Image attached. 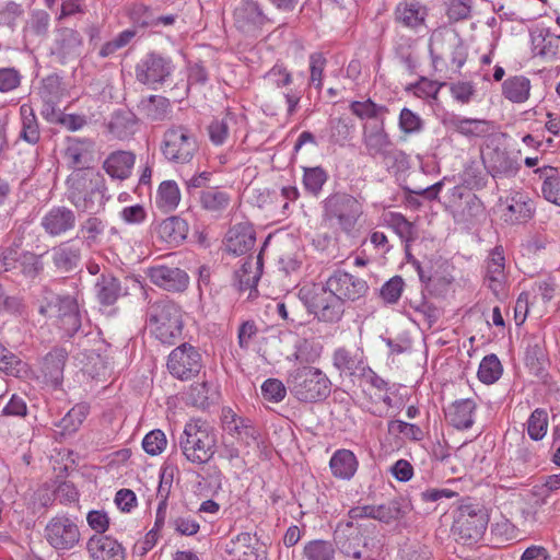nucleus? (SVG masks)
Masks as SVG:
<instances>
[{"label": "nucleus", "instance_id": "nucleus-5", "mask_svg": "<svg viewBox=\"0 0 560 560\" xmlns=\"http://www.w3.org/2000/svg\"><path fill=\"white\" fill-rule=\"evenodd\" d=\"M66 185L68 200L82 210L91 209L94 198H103L106 190L103 175L93 167L72 171Z\"/></svg>", "mask_w": 560, "mask_h": 560}, {"label": "nucleus", "instance_id": "nucleus-27", "mask_svg": "<svg viewBox=\"0 0 560 560\" xmlns=\"http://www.w3.org/2000/svg\"><path fill=\"white\" fill-rule=\"evenodd\" d=\"M156 237L171 245L182 243L188 233V225L185 220L178 217H171L161 221L155 228Z\"/></svg>", "mask_w": 560, "mask_h": 560}, {"label": "nucleus", "instance_id": "nucleus-55", "mask_svg": "<svg viewBox=\"0 0 560 560\" xmlns=\"http://www.w3.org/2000/svg\"><path fill=\"white\" fill-rule=\"evenodd\" d=\"M398 126L404 135H413L422 130L423 121L419 115L405 107L400 110Z\"/></svg>", "mask_w": 560, "mask_h": 560}, {"label": "nucleus", "instance_id": "nucleus-23", "mask_svg": "<svg viewBox=\"0 0 560 560\" xmlns=\"http://www.w3.org/2000/svg\"><path fill=\"white\" fill-rule=\"evenodd\" d=\"M383 224L392 229L404 242L405 253L409 257L411 254V244L417 240L415 224L406 219L400 212L388 211L382 215Z\"/></svg>", "mask_w": 560, "mask_h": 560}, {"label": "nucleus", "instance_id": "nucleus-64", "mask_svg": "<svg viewBox=\"0 0 560 560\" xmlns=\"http://www.w3.org/2000/svg\"><path fill=\"white\" fill-rule=\"evenodd\" d=\"M104 231V223L96 217H90L86 219L80 230L79 234L89 242H95Z\"/></svg>", "mask_w": 560, "mask_h": 560}, {"label": "nucleus", "instance_id": "nucleus-30", "mask_svg": "<svg viewBox=\"0 0 560 560\" xmlns=\"http://www.w3.org/2000/svg\"><path fill=\"white\" fill-rule=\"evenodd\" d=\"M256 539L249 533H241L225 545L231 560H257Z\"/></svg>", "mask_w": 560, "mask_h": 560}, {"label": "nucleus", "instance_id": "nucleus-24", "mask_svg": "<svg viewBox=\"0 0 560 560\" xmlns=\"http://www.w3.org/2000/svg\"><path fill=\"white\" fill-rule=\"evenodd\" d=\"M476 404L472 399H458L445 408V420L458 430H465L472 425Z\"/></svg>", "mask_w": 560, "mask_h": 560}, {"label": "nucleus", "instance_id": "nucleus-37", "mask_svg": "<svg viewBox=\"0 0 560 560\" xmlns=\"http://www.w3.org/2000/svg\"><path fill=\"white\" fill-rule=\"evenodd\" d=\"M120 282L113 276L102 275L95 283V294L102 305H113L120 294Z\"/></svg>", "mask_w": 560, "mask_h": 560}, {"label": "nucleus", "instance_id": "nucleus-21", "mask_svg": "<svg viewBox=\"0 0 560 560\" xmlns=\"http://www.w3.org/2000/svg\"><path fill=\"white\" fill-rule=\"evenodd\" d=\"M363 143L368 153L373 158L386 159L390 154L393 143L385 131L383 120L378 125L364 128Z\"/></svg>", "mask_w": 560, "mask_h": 560}, {"label": "nucleus", "instance_id": "nucleus-33", "mask_svg": "<svg viewBox=\"0 0 560 560\" xmlns=\"http://www.w3.org/2000/svg\"><path fill=\"white\" fill-rule=\"evenodd\" d=\"M182 200L178 184L173 179L163 180L155 194V206L163 213L173 212Z\"/></svg>", "mask_w": 560, "mask_h": 560}, {"label": "nucleus", "instance_id": "nucleus-34", "mask_svg": "<svg viewBox=\"0 0 560 560\" xmlns=\"http://www.w3.org/2000/svg\"><path fill=\"white\" fill-rule=\"evenodd\" d=\"M261 268L262 259L260 255L256 258L247 257L241 268L235 271L238 289L245 291L255 288L261 276Z\"/></svg>", "mask_w": 560, "mask_h": 560}, {"label": "nucleus", "instance_id": "nucleus-60", "mask_svg": "<svg viewBox=\"0 0 560 560\" xmlns=\"http://www.w3.org/2000/svg\"><path fill=\"white\" fill-rule=\"evenodd\" d=\"M404 280L399 276L390 278L381 289V296L386 303H396L402 293Z\"/></svg>", "mask_w": 560, "mask_h": 560}, {"label": "nucleus", "instance_id": "nucleus-3", "mask_svg": "<svg viewBox=\"0 0 560 560\" xmlns=\"http://www.w3.org/2000/svg\"><path fill=\"white\" fill-rule=\"evenodd\" d=\"M184 327L183 310L173 301L163 300L150 305L148 328L150 334L163 345H175L182 337Z\"/></svg>", "mask_w": 560, "mask_h": 560}, {"label": "nucleus", "instance_id": "nucleus-44", "mask_svg": "<svg viewBox=\"0 0 560 560\" xmlns=\"http://www.w3.org/2000/svg\"><path fill=\"white\" fill-rule=\"evenodd\" d=\"M517 171V162L508 152L498 149L492 152V178L515 176Z\"/></svg>", "mask_w": 560, "mask_h": 560}, {"label": "nucleus", "instance_id": "nucleus-35", "mask_svg": "<svg viewBox=\"0 0 560 560\" xmlns=\"http://www.w3.org/2000/svg\"><path fill=\"white\" fill-rule=\"evenodd\" d=\"M396 19L404 26L418 28L424 24L428 15L425 7L418 2H401L395 10Z\"/></svg>", "mask_w": 560, "mask_h": 560}, {"label": "nucleus", "instance_id": "nucleus-18", "mask_svg": "<svg viewBox=\"0 0 560 560\" xmlns=\"http://www.w3.org/2000/svg\"><path fill=\"white\" fill-rule=\"evenodd\" d=\"M516 503L523 517L529 521H536L540 514H548L557 509L552 492H527L522 501L517 500Z\"/></svg>", "mask_w": 560, "mask_h": 560}, {"label": "nucleus", "instance_id": "nucleus-12", "mask_svg": "<svg viewBox=\"0 0 560 560\" xmlns=\"http://www.w3.org/2000/svg\"><path fill=\"white\" fill-rule=\"evenodd\" d=\"M201 366L200 353L189 343L176 347L168 354V372L180 381L195 377L200 372Z\"/></svg>", "mask_w": 560, "mask_h": 560}, {"label": "nucleus", "instance_id": "nucleus-49", "mask_svg": "<svg viewBox=\"0 0 560 560\" xmlns=\"http://www.w3.org/2000/svg\"><path fill=\"white\" fill-rule=\"evenodd\" d=\"M0 371L20 377L27 372V365L0 343Z\"/></svg>", "mask_w": 560, "mask_h": 560}, {"label": "nucleus", "instance_id": "nucleus-26", "mask_svg": "<svg viewBox=\"0 0 560 560\" xmlns=\"http://www.w3.org/2000/svg\"><path fill=\"white\" fill-rule=\"evenodd\" d=\"M54 306L57 308V316L59 317L63 329L69 335L77 332L81 326L77 301L69 295L57 296Z\"/></svg>", "mask_w": 560, "mask_h": 560}, {"label": "nucleus", "instance_id": "nucleus-46", "mask_svg": "<svg viewBox=\"0 0 560 560\" xmlns=\"http://www.w3.org/2000/svg\"><path fill=\"white\" fill-rule=\"evenodd\" d=\"M332 364L340 372L348 375L362 370V361L345 348H338L332 354Z\"/></svg>", "mask_w": 560, "mask_h": 560}, {"label": "nucleus", "instance_id": "nucleus-56", "mask_svg": "<svg viewBox=\"0 0 560 560\" xmlns=\"http://www.w3.org/2000/svg\"><path fill=\"white\" fill-rule=\"evenodd\" d=\"M327 59L322 52H313L310 56V83L317 90L323 88L324 70Z\"/></svg>", "mask_w": 560, "mask_h": 560}, {"label": "nucleus", "instance_id": "nucleus-1", "mask_svg": "<svg viewBox=\"0 0 560 560\" xmlns=\"http://www.w3.org/2000/svg\"><path fill=\"white\" fill-rule=\"evenodd\" d=\"M368 291L364 279L337 269L325 282L303 285L299 298L318 322L335 324L343 317L345 304L364 298Z\"/></svg>", "mask_w": 560, "mask_h": 560}, {"label": "nucleus", "instance_id": "nucleus-17", "mask_svg": "<svg viewBox=\"0 0 560 560\" xmlns=\"http://www.w3.org/2000/svg\"><path fill=\"white\" fill-rule=\"evenodd\" d=\"M234 25L243 33H253L267 21L257 2L243 0L234 10Z\"/></svg>", "mask_w": 560, "mask_h": 560}, {"label": "nucleus", "instance_id": "nucleus-7", "mask_svg": "<svg viewBox=\"0 0 560 560\" xmlns=\"http://www.w3.org/2000/svg\"><path fill=\"white\" fill-rule=\"evenodd\" d=\"M488 521V514L478 505L464 503L458 508L452 533L462 544L472 545L482 538Z\"/></svg>", "mask_w": 560, "mask_h": 560}, {"label": "nucleus", "instance_id": "nucleus-57", "mask_svg": "<svg viewBox=\"0 0 560 560\" xmlns=\"http://www.w3.org/2000/svg\"><path fill=\"white\" fill-rule=\"evenodd\" d=\"M214 392L207 382L198 383L190 386L188 393V400L191 405L198 408H206L209 406V400L212 398Z\"/></svg>", "mask_w": 560, "mask_h": 560}, {"label": "nucleus", "instance_id": "nucleus-63", "mask_svg": "<svg viewBox=\"0 0 560 560\" xmlns=\"http://www.w3.org/2000/svg\"><path fill=\"white\" fill-rule=\"evenodd\" d=\"M261 393L266 400L279 402L285 397V386L281 381L269 378L261 385Z\"/></svg>", "mask_w": 560, "mask_h": 560}, {"label": "nucleus", "instance_id": "nucleus-25", "mask_svg": "<svg viewBox=\"0 0 560 560\" xmlns=\"http://www.w3.org/2000/svg\"><path fill=\"white\" fill-rule=\"evenodd\" d=\"M255 232L250 225L237 224L228 232L225 247L234 255H243L255 245Z\"/></svg>", "mask_w": 560, "mask_h": 560}, {"label": "nucleus", "instance_id": "nucleus-31", "mask_svg": "<svg viewBox=\"0 0 560 560\" xmlns=\"http://www.w3.org/2000/svg\"><path fill=\"white\" fill-rule=\"evenodd\" d=\"M135 160L136 158L132 153L117 151L107 156L103 167L112 178L126 179L131 174Z\"/></svg>", "mask_w": 560, "mask_h": 560}, {"label": "nucleus", "instance_id": "nucleus-45", "mask_svg": "<svg viewBox=\"0 0 560 560\" xmlns=\"http://www.w3.org/2000/svg\"><path fill=\"white\" fill-rule=\"evenodd\" d=\"M235 117L228 113L222 118H215L208 126L210 141L214 145H223L230 136V129L234 124Z\"/></svg>", "mask_w": 560, "mask_h": 560}, {"label": "nucleus", "instance_id": "nucleus-36", "mask_svg": "<svg viewBox=\"0 0 560 560\" xmlns=\"http://www.w3.org/2000/svg\"><path fill=\"white\" fill-rule=\"evenodd\" d=\"M530 81L524 75L508 78L502 83V95L512 103H524L528 100Z\"/></svg>", "mask_w": 560, "mask_h": 560}, {"label": "nucleus", "instance_id": "nucleus-43", "mask_svg": "<svg viewBox=\"0 0 560 560\" xmlns=\"http://www.w3.org/2000/svg\"><path fill=\"white\" fill-rule=\"evenodd\" d=\"M230 201V195L218 188H210L200 194L201 207L209 212L221 213L229 207Z\"/></svg>", "mask_w": 560, "mask_h": 560}, {"label": "nucleus", "instance_id": "nucleus-15", "mask_svg": "<svg viewBox=\"0 0 560 560\" xmlns=\"http://www.w3.org/2000/svg\"><path fill=\"white\" fill-rule=\"evenodd\" d=\"M362 392L363 405L374 415L380 413L381 404H384L385 408L392 406L387 383L371 370L363 376Z\"/></svg>", "mask_w": 560, "mask_h": 560}, {"label": "nucleus", "instance_id": "nucleus-59", "mask_svg": "<svg viewBox=\"0 0 560 560\" xmlns=\"http://www.w3.org/2000/svg\"><path fill=\"white\" fill-rule=\"evenodd\" d=\"M65 156L73 171L90 167L88 165V151L80 143L70 144Z\"/></svg>", "mask_w": 560, "mask_h": 560}, {"label": "nucleus", "instance_id": "nucleus-22", "mask_svg": "<svg viewBox=\"0 0 560 560\" xmlns=\"http://www.w3.org/2000/svg\"><path fill=\"white\" fill-rule=\"evenodd\" d=\"M402 513V505L398 501H390L387 504H363L352 508L349 515L352 518L372 517L388 523L397 520Z\"/></svg>", "mask_w": 560, "mask_h": 560}, {"label": "nucleus", "instance_id": "nucleus-28", "mask_svg": "<svg viewBox=\"0 0 560 560\" xmlns=\"http://www.w3.org/2000/svg\"><path fill=\"white\" fill-rule=\"evenodd\" d=\"M541 180V194L544 198L560 207V168L544 165L534 171Z\"/></svg>", "mask_w": 560, "mask_h": 560}, {"label": "nucleus", "instance_id": "nucleus-47", "mask_svg": "<svg viewBox=\"0 0 560 560\" xmlns=\"http://www.w3.org/2000/svg\"><path fill=\"white\" fill-rule=\"evenodd\" d=\"M336 549L330 541L327 540H312L308 541L303 549V557L305 560H334Z\"/></svg>", "mask_w": 560, "mask_h": 560}, {"label": "nucleus", "instance_id": "nucleus-58", "mask_svg": "<svg viewBox=\"0 0 560 560\" xmlns=\"http://www.w3.org/2000/svg\"><path fill=\"white\" fill-rule=\"evenodd\" d=\"M168 109L170 102L167 98L153 95L149 98V103L145 106V114L149 119L158 121L166 117Z\"/></svg>", "mask_w": 560, "mask_h": 560}, {"label": "nucleus", "instance_id": "nucleus-11", "mask_svg": "<svg viewBox=\"0 0 560 560\" xmlns=\"http://www.w3.org/2000/svg\"><path fill=\"white\" fill-rule=\"evenodd\" d=\"M174 71L172 59L156 52H149L136 65V78L138 82L156 89L163 84Z\"/></svg>", "mask_w": 560, "mask_h": 560}, {"label": "nucleus", "instance_id": "nucleus-6", "mask_svg": "<svg viewBox=\"0 0 560 560\" xmlns=\"http://www.w3.org/2000/svg\"><path fill=\"white\" fill-rule=\"evenodd\" d=\"M291 394L300 401L316 402L327 398L331 383L319 369L302 366L292 371L287 380Z\"/></svg>", "mask_w": 560, "mask_h": 560}, {"label": "nucleus", "instance_id": "nucleus-14", "mask_svg": "<svg viewBox=\"0 0 560 560\" xmlns=\"http://www.w3.org/2000/svg\"><path fill=\"white\" fill-rule=\"evenodd\" d=\"M223 431L236 439L238 444L248 448L257 445L258 431L248 419L237 416L230 407L222 409Z\"/></svg>", "mask_w": 560, "mask_h": 560}, {"label": "nucleus", "instance_id": "nucleus-51", "mask_svg": "<svg viewBox=\"0 0 560 560\" xmlns=\"http://www.w3.org/2000/svg\"><path fill=\"white\" fill-rule=\"evenodd\" d=\"M548 413L542 408H536L527 420V433L534 441H540L547 433Z\"/></svg>", "mask_w": 560, "mask_h": 560}, {"label": "nucleus", "instance_id": "nucleus-16", "mask_svg": "<svg viewBox=\"0 0 560 560\" xmlns=\"http://www.w3.org/2000/svg\"><path fill=\"white\" fill-rule=\"evenodd\" d=\"M148 277L155 285L173 292L184 291L189 283L186 271L178 267L165 265L153 266L148 270Z\"/></svg>", "mask_w": 560, "mask_h": 560}, {"label": "nucleus", "instance_id": "nucleus-50", "mask_svg": "<svg viewBox=\"0 0 560 560\" xmlns=\"http://www.w3.org/2000/svg\"><path fill=\"white\" fill-rule=\"evenodd\" d=\"M350 110L360 119H376L388 113L387 107L378 105L372 100L354 101L350 104Z\"/></svg>", "mask_w": 560, "mask_h": 560}, {"label": "nucleus", "instance_id": "nucleus-48", "mask_svg": "<svg viewBox=\"0 0 560 560\" xmlns=\"http://www.w3.org/2000/svg\"><path fill=\"white\" fill-rule=\"evenodd\" d=\"M20 113L23 119L21 138L31 144L38 142L40 133L33 108L26 104L22 105Z\"/></svg>", "mask_w": 560, "mask_h": 560}, {"label": "nucleus", "instance_id": "nucleus-39", "mask_svg": "<svg viewBox=\"0 0 560 560\" xmlns=\"http://www.w3.org/2000/svg\"><path fill=\"white\" fill-rule=\"evenodd\" d=\"M68 352L62 348H55L46 354L43 361V371L50 381L58 383L62 377Z\"/></svg>", "mask_w": 560, "mask_h": 560}, {"label": "nucleus", "instance_id": "nucleus-42", "mask_svg": "<svg viewBox=\"0 0 560 560\" xmlns=\"http://www.w3.org/2000/svg\"><path fill=\"white\" fill-rule=\"evenodd\" d=\"M89 412L90 407L86 404H78L73 406L58 423L62 434H72L77 432L86 419Z\"/></svg>", "mask_w": 560, "mask_h": 560}, {"label": "nucleus", "instance_id": "nucleus-9", "mask_svg": "<svg viewBox=\"0 0 560 560\" xmlns=\"http://www.w3.org/2000/svg\"><path fill=\"white\" fill-rule=\"evenodd\" d=\"M44 537L51 548L63 552L79 544L81 534L74 520L60 514L48 521L44 529Z\"/></svg>", "mask_w": 560, "mask_h": 560}, {"label": "nucleus", "instance_id": "nucleus-40", "mask_svg": "<svg viewBox=\"0 0 560 560\" xmlns=\"http://www.w3.org/2000/svg\"><path fill=\"white\" fill-rule=\"evenodd\" d=\"M80 249L67 243L60 244L52 249L54 265L63 271L74 269L80 261Z\"/></svg>", "mask_w": 560, "mask_h": 560}, {"label": "nucleus", "instance_id": "nucleus-54", "mask_svg": "<svg viewBox=\"0 0 560 560\" xmlns=\"http://www.w3.org/2000/svg\"><path fill=\"white\" fill-rule=\"evenodd\" d=\"M167 445L165 433L162 430H152L145 434L142 441L144 452L151 456L161 454Z\"/></svg>", "mask_w": 560, "mask_h": 560}, {"label": "nucleus", "instance_id": "nucleus-19", "mask_svg": "<svg viewBox=\"0 0 560 560\" xmlns=\"http://www.w3.org/2000/svg\"><path fill=\"white\" fill-rule=\"evenodd\" d=\"M86 550L93 560H125L126 551L120 542L110 536L94 535L86 542Z\"/></svg>", "mask_w": 560, "mask_h": 560}, {"label": "nucleus", "instance_id": "nucleus-2", "mask_svg": "<svg viewBox=\"0 0 560 560\" xmlns=\"http://www.w3.org/2000/svg\"><path fill=\"white\" fill-rule=\"evenodd\" d=\"M429 48L434 72L443 79H453L467 60V49L453 30H435Z\"/></svg>", "mask_w": 560, "mask_h": 560}, {"label": "nucleus", "instance_id": "nucleus-61", "mask_svg": "<svg viewBox=\"0 0 560 560\" xmlns=\"http://www.w3.org/2000/svg\"><path fill=\"white\" fill-rule=\"evenodd\" d=\"M455 129L466 136H479L488 130V122L480 119H456Z\"/></svg>", "mask_w": 560, "mask_h": 560}, {"label": "nucleus", "instance_id": "nucleus-29", "mask_svg": "<svg viewBox=\"0 0 560 560\" xmlns=\"http://www.w3.org/2000/svg\"><path fill=\"white\" fill-rule=\"evenodd\" d=\"M359 462L354 453L350 450H337L330 460L329 467L334 477L349 480L358 470Z\"/></svg>", "mask_w": 560, "mask_h": 560}, {"label": "nucleus", "instance_id": "nucleus-4", "mask_svg": "<svg viewBox=\"0 0 560 560\" xmlns=\"http://www.w3.org/2000/svg\"><path fill=\"white\" fill-rule=\"evenodd\" d=\"M179 444L184 456L190 463H208L215 453L214 429L205 420L192 419L185 424Z\"/></svg>", "mask_w": 560, "mask_h": 560}, {"label": "nucleus", "instance_id": "nucleus-41", "mask_svg": "<svg viewBox=\"0 0 560 560\" xmlns=\"http://www.w3.org/2000/svg\"><path fill=\"white\" fill-rule=\"evenodd\" d=\"M504 256L502 246L492 249V293L495 295L505 294L506 276L504 272Z\"/></svg>", "mask_w": 560, "mask_h": 560}, {"label": "nucleus", "instance_id": "nucleus-52", "mask_svg": "<svg viewBox=\"0 0 560 560\" xmlns=\"http://www.w3.org/2000/svg\"><path fill=\"white\" fill-rule=\"evenodd\" d=\"M518 530L510 520L500 512V518L495 517V523L492 524V537L497 541V547L500 545L513 540L517 537Z\"/></svg>", "mask_w": 560, "mask_h": 560}, {"label": "nucleus", "instance_id": "nucleus-20", "mask_svg": "<svg viewBox=\"0 0 560 560\" xmlns=\"http://www.w3.org/2000/svg\"><path fill=\"white\" fill-rule=\"evenodd\" d=\"M40 225L50 236H59L75 225V215L66 207H54L43 218Z\"/></svg>", "mask_w": 560, "mask_h": 560}, {"label": "nucleus", "instance_id": "nucleus-38", "mask_svg": "<svg viewBox=\"0 0 560 560\" xmlns=\"http://www.w3.org/2000/svg\"><path fill=\"white\" fill-rule=\"evenodd\" d=\"M446 85L445 82L439 83L438 81L422 77L415 84L410 85L409 90L416 97L424 100L431 106H440L441 101L439 98V92Z\"/></svg>", "mask_w": 560, "mask_h": 560}, {"label": "nucleus", "instance_id": "nucleus-13", "mask_svg": "<svg viewBox=\"0 0 560 560\" xmlns=\"http://www.w3.org/2000/svg\"><path fill=\"white\" fill-rule=\"evenodd\" d=\"M326 207L346 231L352 230L363 213L362 203L355 197L347 194L331 196L327 199Z\"/></svg>", "mask_w": 560, "mask_h": 560}, {"label": "nucleus", "instance_id": "nucleus-62", "mask_svg": "<svg viewBox=\"0 0 560 560\" xmlns=\"http://www.w3.org/2000/svg\"><path fill=\"white\" fill-rule=\"evenodd\" d=\"M265 78L276 88L288 86L293 81L291 72L283 63L279 62L266 73Z\"/></svg>", "mask_w": 560, "mask_h": 560}, {"label": "nucleus", "instance_id": "nucleus-8", "mask_svg": "<svg viewBox=\"0 0 560 560\" xmlns=\"http://www.w3.org/2000/svg\"><path fill=\"white\" fill-rule=\"evenodd\" d=\"M198 150V142L189 129L176 126L167 129L163 136L161 151L173 163H189Z\"/></svg>", "mask_w": 560, "mask_h": 560}, {"label": "nucleus", "instance_id": "nucleus-10", "mask_svg": "<svg viewBox=\"0 0 560 560\" xmlns=\"http://www.w3.org/2000/svg\"><path fill=\"white\" fill-rule=\"evenodd\" d=\"M494 213L506 224H522L533 217L534 209L530 199L525 194L511 190L499 197Z\"/></svg>", "mask_w": 560, "mask_h": 560}, {"label": "nucleus", "instance_id": "nucleus-32", "mask_svg": "<svg viewBox=\"0 0 560 560\" xmlns=\"http://www.w3.org/2000/svg\"><path fill=\"white\" fill-rule=\"evenodd\" d=\"M82 43L80 33L73 28L60 27L56 31L55 51L62 58L79 55Z\"/></svg>", "mask_w": 560, "mask_h": 560}, {"label": "nucleus", "instance_id": "nucleus-53", "mask_svg": "<svg viewBox=\"0 0 560 560\" xmlns=\"http://www.w3.org/2000/svg\"><path fill=\"white\" fill-rule=\"evenodd\" d=\"M326 180L327 173L323 167L316 166L304 168L303 186L310 194L317 196Z\"/></svg>", "mask_w": 560, "mask_h": 560}]
</instances>
